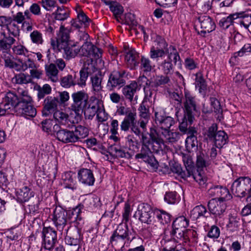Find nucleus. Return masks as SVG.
I'll use <instances>...</instances> for the list:
<instances>
[{"label":"nucleus","instance_id":"nucleus-1","mask_svg":"<svg viewBox=\"0 0 251 251\" xmlns=\"http://www.w3.org/2000/svg\"><path fill=\"white\" fill-rule=\"evenodd\" d=\"M136 232L132 228L128 227L127 223H121L119 225L116 230L111 237V242L113 245L121 243L122 247L121 251H123L124 245L127 242L130 243L136 238Z\"/></svg>","mask_w":251,"mask_h":251},{"label":"nucleus","instance_id":"nucleus-2","mask_svg":"<svg viewBox=\"0 0 251 251\" xmlns=\"http://www.w3.org/2000/svg\"><path fill=\"white\" fill-rule=\"evenodd\" d=\"M80 210V205L76 207L72 211H66L60 206L56 207L52 215V220L57 229L62 231L67 222L72 218L71 215L75 216L74 218L76 219Z\"/></svg>","mask_w":251,"mask_h":251},{"label":"nucleus","instance_id":"nucleus-3","mask_svg":"<svg viewBox=\"0 0 251 251\" xmlns=\"http://www.w3.org/2000/svg\"><path fill=\"white\" fill-rule=\"evenodd\" d=\"M22 92H19L20 97L14 93L9 92L4 95L0 102V116L13 114L17 110L18 107L22 104Z\"/></svg>","mask_w":251,"mask_h":251},{"label":"nucleus","instance_id":"nucleus-4","mask_svg":"<svg viewBox=\"0 0 251 251\" xmlns=\"http://www.w3.org/2000/svg\"><path fill=\"white\" fill-rule=\"evenodd\" d=\"M170 52V47L168 48V44L160 36H157L153 41L149 53L151 58L158 61L159 58L163 59L166 54Z\"/></svg>","mask_w":251,"mask_h":251},{"label":"nucleus","instance_id":"nucleus-5","mask_svg":"<svg viewBox=\"0 0 251 251\" xmlns=\"http://www.w3.org/2000/svg\"><path fill=\"white\" fill-rule=\"evenodd\" d=\"M231 191L236 197H245L251 192V179L248 176L239 177L232 183Z\"/></svg>","mask_w":251,"mask_h":251},{"label":"nucleus","instance_id":"nucleus-6","mask_svg":"<svg viewBox=\"0 0 251 251\" xmlns=\"http://www.w3.org/2000/svg\"><path fill=\"white\" fill-rule=\"evenodd\" d=\"M22 104L19 105L15 112L25 117H33L36 115V109L33 107L32 100L26 91H22Z\"/></svg>","mask_w":251,"mask_h":251},{"label":"nucleus","instance_id":"nucleus-7","mask_svg":"<svg viewBox=\"0 0 251 251\" xmlns=\"http://www.w3.org/2000/svg\"><path fill=\"white\" fill-rule=\"evenodd\" d=\"M170 52L168 54L167 58L161 62L159 65V68L165 74H169L172 71L173 68L172 60L175 64H176L177 61L180 60V58L176 49L173 46H170Z\"/></svg>","mask_w":251,"mask_h":251},{"label":"nucleus","instance_id":"nucleus-8","mask_svg":"<svg viewBox=\"0 0 251 251\" xmlns=\"http://www.w3.org/2000/svg\"><path fill=\"white\" fill-rule=\"evenodd\" d=\"M185 100L184 102L185 115L187 117V120L190 124L193 122L194 115L198 112L196 101L193 97L188 91H185Z\"/></svg>","mask_w":251,"mask_h":251},{"label":"nucleus","instance_id":"nucleus-9","mask_svg":"<svg viewBox=\"0 0 251 251\" xmlns=\"http://www.w3.org/2000/svg\"><path fill=\"white\" fill-rule=\"evenodd\" d=\"M73 103L71 105V109L78 114L80 111H83L84 107L89 101L87 94L82 91H79L72 94Z\"/></svg>","mask_w":251,"mask_h":251},{"label":"nucleus","instance_id":"nucleus-10","mask_svg":"<svg viewBox=\"0 0 251 251\" xmlns=\"http://www.w3.org/2000/svg\"><path fill=\"white\" fill-rule=\"evenodd\" d=\"M43 247L48 250H51L57 240L56 232L50 227H44L42 232Z\"/></svg>","mask_w":251,"mask_h":251},{"label":"nucleus","instance_id":"nucleus-11","mask_svg":"<svg viewBox=\"0 0 251 251\" xmlns=\"http://www.w3.org/2000/svg\"><path fill=\"white\" fill-rule=\"evenodd\" d=\"M152 211L151 206L147 203H141L138 205L134 216L138 217L141 222L150 224L152 220Z\"/></svg>","mask_w":251,"mask_h":251},{"label":"nucleus","instance_id":"nucleus-12","mask_svg":"<svg viewBox=\"0 0 251 251\" xmlns=\"http://www.w3.org/2000/svg\"><path fill=\"white\" fill-rule=\"evenodd\" d=\"M79 54L82 56L89 57L91 59H99L101 57L100 50L88 41L85 42L81 47L79 48Z\"/></svg>","mask_w":251,"mask_h":251},{"label":"nucleus","instance_id":"nucleus-13","mask_svg":"<svg viewBox=\"0 0 251 251\" xmlns=\"http://www.w3.org/2000/svg\"><path fill=\"white\" fill-rule=\"evenodd\" d=\"M136 159H141L149 164L153 169H157L158 163L154 157L152 153L148 147L143 146L141 152L135 155Z\"/></svg>","mask_w":251,"mask_h":251},{"label":"nucleus","instance_id":"nucleus-14","mask_svg":"<svg viewBox=\"0 0 251 251\" xmlns=\"http://www.w3.org/2000/svg\"><path fill=\"white\" fill-rule=\"evenodd\" d=\"M198 21L201 30L198 33L204 36L205 34L213 31L215 28V25L212 19L207 15H201L198 18Z\"/></svg>","mask_w":251,"mask_h":251},{"label":"nucleus","instance_id":"nucleus-15","mask_svg":"<svg viewBox=\"0 0 251 251\" xmlns=\"http://www.w3.org/2000/svg\"><path fill=\"white\" fill-rule=\"evenodd\" d=\"M77 178L80 183L88 186H93L95 182L93 171L87 168H81L78 171Z\"/></svg>","mask_w":251,"mask_h":251},{"label":"nucleus","instance_id":"nucleus-16","mask_svg":"<svg viewBox=\"0 0 251 251\" xmlns=\"http://www.w3.org/2000/svg\"><path fill=\"white\" fill-rule=\"evenodd\" d=\"M155 120L156 123L160 126V134L164 130H170V127L175 123L173 118L170 116L164 117L159 112H155Z\"/></svg>","mask_w":251,"mask_h":251},{"label":"nucleus","instance_id":"nucleus-17","mask_svg":"<svg viewBox=\"0 0 251 251\" xmlns=\"http://www.w3.org/2000/svg\"><path fill=\"white\" fill-rule=\"evenodd\" d=\"M160 243L161 251H180L182 248L181 243L171 240L165 234L163 236Z\"/></svg>","mask_w":251,"mask_h":251},{"label":"nucleus","instance_id":"nucleus-18","mask_svg":"<svg viewBox=\"0 0 251 251\" xmlns=\"http://www.w3.org/2000/svg\"><path fill=\"white\" fill-rule=\"evenodd\" d=\"M92 99L91 98L83 109L85 117L89 119H92L94 117L101 104L100 100L94 98V100H92Z\"/></svg>","mask_w":251,"mask_h":251},{"label":"nucleus","instance_id":"nucleus-19","mask_svg":"<svg viewBox=\"0 0 251 251\" xmlns=\"http://www.w3.org/2000/svg\"><path fill=\"white\" fill-rule=\"evenodd\" d=\"M101 77L96 74L91 77L92 92L96 99L101 100L103 98V90L101 86Z\"/></svg>","mask_w":251,"mask_h":251},{"label":"nucleus","instance_id":"nucleus-20","mask_svg":"<svg viewBox=\"0 0 251 251\" xmlns=\"http://www.w3.org/2000/svg\"><path fill=\"white\" fill-rule=\"evenodd\" d=\"M97 70L98 68L92 63H85L80 71V79L79 81L77 80V84L80 86H85L88 75L95 73Z\"/></svg>","mask_w":251,"mask_h":251},{"label":"nucleus","instance_id":"nucleus-21","mask_svg":"<svg viewBox=\"0 0 251 251\" xmlns=\"http://www.w3.org/2000/svg\"><path fill=\"white\" fill-rule=\"evenodd\" d=\"M34 196V192L28 186H24L16 191V200L19 203L27 202Z\"/></svg>","mask_w":251,"mask_h":251},{"label":"nucleus","instance_id":"nucleus-22","mask_svg":"<svg viewBox=\"0 0 251 251\" xmlns=\"http://www.w3.org/2000/svg\"><path fill=\"white\" fill-rule=\"evenodd\" d=\"M55 136L58 140L63 143L75 142L73 130L71 131L67 129L61 128L60 127Z\"/></svg>","mask_w":251,"mask_h":251},{"label":"nucleus","instance_id":"nucleus-23","mask_svg":"<svg viewBox=\"0 0 251 251\" xmlns=\"http://www.w3.org/2000/svg\"><path fill=\"white\" fill-rule=\"evenodd\" d=\"M125 71H115L113 72L109 76L107 86L113 88L124 84L125 83L123 77L125 75Z\"/></svg>","mask_w":251,"mask_h":251},{"label":"nucleus","instance_id":"nucleus-24","mask_svg":"<svg viewBox=\"0 0 251 251\" xmlns=\"http://www.w3.org/2000/svg\"><path fill=\"white\" fill-rule=\"evenodd\" d=\"M109 152L116 158L130 159L132 156V152H129L126 148H123L118 145L111 146L109 149Z\"/></svg>","mask_w":251,"mask_h":251},{"label":"nucleus","instance_id":"nucleus-25","mask_svg":"<svg viewBox=\"0 0 251 251\" xmlns=\"http://www.w3.org/2000/svg\"><path fill=\"white\" fill-rule=\"evenodd\" d=\"M140 89V87L138 83L135 81H132L122 88V93L126 99L132 101L135 93Z\"/></svg>","mask_w":251,"mask_h":251},{"label":"nucleus","instance_id":"nucleus-26","mask_svg":"<svg viewBox=\"0 0 251 251\" xmlns=\"http://www.w3.org/2000/svg\"><path fill=\"white\" fill-rule=\"evenodd\" d=\"M58 103L59 100L57 98L47 97L44 100L43 114L47 116L51 112H54L57 110L56 108Z\"/></svg>","mask_w":251,"mask_h":251},{"label":"nucleus","instance_id":"nucleus-27","mask_svg":"<svg viewBox=\"0 0 251 251\" xmlns=\"http://www.w3.org/2000/svg\"><path fill=\"white\" fill-rule=\"evenodd\" d=\"M79 47L77 43L70 42L64 48L59 49V50H63L66 58L70 59L74 58L79 53Z\"/></svg>","mask_w":251,"mask_h":251},{"label":"nucleus","instance_id":"nucleus-28","mask_svg":"<svg viewBox=\"0 0 251 251\" xmlns=\"http://www.w3.org/2000/svg\"><path fill=\"white\" fill-rule=\"evenodd\" d=\"M69 33L68 31L64 28V27L61 26L56 38L58 49L64 48V46H66L70 42H71V41H69Z\"/></svg>","mask_w":251,"mask_h":251},{"label":"nucleus","instance_id":"nucleus-29","mask_svg":"<svg viewBox=\"0 0 251 251\" xmlns=\"http://www.w3.org/2000/svg\"><path fill=\"white\" fill-rule=\"evenodd\" d=\"M63 185L66 188L75 190L77 188V183L72 172H66L62 176Z\"/></svg>","mask_w":251,"mask_h":251},{"label":"nucleus","instance_id":"nucleus-30","mask_svg":"<svg viewBox=\"0 0 251 251\" xmlns=\"http://www.w3.org/2000/svg\"><path fill=\"white\" fill-rule=\"evenodd\" d=\"M90 21L85 14L80 11L77 13V19L72 21V25L76 28H80L83 26L86 27L89 25Z\"/></svg>","mask_w":251,"mask_h":251},{"label":"nucleus","instance_id":"nucleus-31","mask_svg":"<svg viewBox=\"0 0 251 251\" xmlns=\"http://www.w3.org/2000/svg\"><path fill=\"white\" fill-rule=\"evenodd\" d=\"M240 218L236 216L229 215L225 222L227 230L234 232L238 230L239 226Z\"/></svg>","mask_w":251,"mask_h":251},{"label":"nucleus","instance_id":"nucleus-32","mask_svg":"<svg viewBox=\"0 0 251 251\" xmlns=\"http://www.w3.org/2000/svg\"><path fill=\"white\" fill-rule=\"evenodd\" d=\"M41 124L43 130L50 134L55 135L58 129L60 128V126L57 124L53 126V121L50 119L43 121Z\"/></svg>","mask_w":251,"mask_h":251},{"label":"nucleus","instance_id":"nucleus-33","mask_svg":"<svg viewBox=\"0 0 251 251\" xmlns=\"http://www.w3.org/2000/svg\"><path fill=\"white\" fill-rule=\"evenodd\" d=\"M160 134L164 138L166 142L171 143L177 142L180 139L181 136V134L178 132L173 131L170 130H164Z\"/></svg>","mask_w":251,"mask_h":251},{"label":"nucleus","instance_id":"nucleus-34","mask_svg":"<svg viewBox=\"0 0 251 251\" xmlns=\"http://www.w3.org/2000/svg\"><path fill=\"white\" fill-rule=\"evenodd\" d=\"M196 133L195 128L192 127L189 129L188 134L189 135L185 140L186 147L187 149H191L197 146V138L194 135V133Z\"/></svg>","mask_w":251,"mask_h":251},{"label":"nucleus","instance_id":"nucleus-35","mask_svg":"<svg viewBox=\"0 0 251 251\" xmlns=\"http://www.w3.org/2000/svg\"><path fill=\"white\" fill-rule=\"evenodd\" d=\"M138 57L137 52L135 50H130L127 52L125 59L128 67L133 69L137 65V59Z\"/></svg>","mask_w":251,"mask_h":251},{"label":"nucleus","instance_id":"nucleus-36","mask_svg":"<svg viewBox=\"0 0 251 251\" xmlns=\"http://www.w3.org/2000/svg\"><path fill=\"white\" fill-rule=\"evenodd\" d=\"M186 230V229L172 226V230L171 232V235L173 238L172 240L179 242V240L184 241Z\"/></svg>","mask_w":251,"mask_h":251},{"label":"nucleus","instance_id":"nucleus-37","mask_svg":"<svg viewBox=\"0 0 251 251\" xmlns=\"http://www.w3.org/2000/svg\"><path fill=\"white\" fill-rule=\"evenodd\" d=\"M186 169V172L182 171L180 165L177 163L174 164L171 167V170L173 173L177 174L178 176L183 179H186L188 177H190L192 175L191 171L190 170L191 168Z\"/></svg>","mask_w":251,"mask_h":251},{"label":"nucleus","instance_id":"nucleus-38","mask_svg":"<svg viewBox=\"0 0 251 251\" xmlns=\"http://www.w3.org/2000/svg\"><path fill=\"white\" fill-rule=\"evenodd\" d=\"M53 118L57 123L62 125H66L68 122L69 116L68 114L62 110H56L53 112Z\"/></svg>","mask_w":251,"mask_h":251},{"label":"nucleus","instance_id":"nucleus-39","mask_svg":"<svg viewBox=\"0 0 251 251\" xmlns=\"http://www.w3.org/2000/svg\"><path fill=\"white\" fill-rule=\"evenodd\" d=\"M207 212L205 206L202 205H198L191 211L190 217L192 220H196L201 217H205Z\"/></svg>","mask_w":251,"mask_h":251},{"label":"nucleus","instance_id":"nucleus-40","mask_svg":"<svg viewBox=\"0 0 251 251\" xmlns=\"http://www.w3.org/2000/svg\"><path fill=\"white\" fill-rule=\"evenodd\" d=\"M100 204V200L98 197H88L84 200L82 206L88 210H93Z\"/></svg>","mask_w":251,"mask_h":251},{"label":"nucleus","instance_id":"nucleus-41","mask_svg":"<svg viewBox=\"0 0 251 251\" xmlns=\"http://www.w3.org/2000/svg\"><path fill=\"white\" fill-rule=\"evenodd\" d=\"M3 38L0 40V50L5 51L9 50L12 44L15 41V39L10 36H6L5 33H3Z\"/></svg>","mask_w":251,"mask_h":251},{"label":"nucleus","instance_id":"nucleus-42","mask_svg":"<svg viewBox=\"0 0 251 251\" xmlns=\"http://www.w3.org/2000/svg\"><path fill=\"white\" fill-rule=\"evenodd\" d=\"M47 76L52 82H56L58 79V71L56 67V65L50 64L46 66Z\"/></svg>","mask_w":251,"mask_h":251},{"label":"nucleus","instance_id":"nucleus-43","mask_svg":"<svg viewBox=\"0 0 251 251\" xmlns=\"http://www.w3.org/2000/svg\"><path fill=\"white\" fill-rule=\"evenodd\" d=\"M154 215L162 224H168L171 221V215L164 210L156 209L154 211Z\"/></svg>","mask_w":251,"mask_h":251},{"label":"nucleus","instance_id":"nucleus-44","mask_svg":"<svg viewBox=\"0 0 251 251\" xmlns=\"http://www.w3.org/2000/svg\"><path fill=\"white\" fill-rule=\"evenodd\" d=\"M218 126L213 124L204 133V138L206 140L216 142V137L218 133Z\"/></svg>","mask_w":251,"mask_h":251},{"label":"nucleus","instance_id":"nucleus-45","mask_svg":"<svg viewBox=\"0 0 251 251\" xmlns=\"http://www.w3.org/2000/svg\"><path fill=\"white\" fill-rule=\"evenodd\" d=\"M73 133L75 135V141L76 142L80 139L84 138L88 135V129L83 126H78L73 130Z\"/></svg>","mask_w":251,"mask_h":251},{"label":"nucleus","instance_id":"nucleus-46","mask_svg":"<svg viewBox=\"0 0 251 251\" xmlns=\"http://www.w3.org/2000/svg\"><path fill=\"white\" fill-rule=\"evenodd\" d=\"M195 87L197 89H198L200 93L202 94H205V91L206 89V84L201 73H197L196 74Z\"/></svg>","mask_w":251,"mask_h":251},{"label":"nucleus","instance_id":"nucleus-47","mask_svg":"<svg viewBox=\"0 0 251 251\" xmlns=\"http://www.w3.org/2000/svg\"><path fill=\"white\" fill-rule=\"evenodd\" d=\"M154 66L149 58L142 56L140 59V69L144 73L150 72Z\"/></svg>","mask_w":251,"mask_h":251},{"label":"nucleus","instance_id":"nucleus-48","mask_svg":"<svg viewBox=\"0 0 251 251\" xmlns=\"http://www.w3.org/2000/svg\"><path fill=\"white\" fill-rule=\"evenodd\" d=\"M13 53L17 55H23L25 57H29L31 55L27 49L23 45L19 44L14 45L12 48Z\"/></svg>","mask_w":251,"mask_h":251},{"label":"nucleus","instance_id":"nucleus-49","mask_svg":"<svg viewBox=\"0 0 251 251\" xmlns=\"http://www.w3.org/2000/svg\"><path fill=\"white\" fill-rule=\"evenodd\" d=\"M61 85L65 88H69L72 86L77 84V80L75 75H69L62 78L61 81Z\"/></svg>","mask_w":251,"mask_h":251},{"label":"nucleus","instance_id":"nucleus-50","mask_svg":"<svg viewBox=\"0 0 251 251\" xmlns=\"http://www.w3.org/2000/svg\"><path fill=\"white\" fill-rule=\"evenodd\" d=\"M53 15H54V19L58 21H64L69 16L68 10L64 7H58Z\"/></svg>","mask_w":251,"mask_h":251},{"label":"nucleus","instance_id":"nucleus-51","mask_svg":"<svg viewBox=\"0 0 251 251\" xmlns=\"http://www.w3.org/2000/svg\"><path fill=\"white\" fill-rule=\"evenodd\" d=\"M220 198L211 199L208 202V208L210 212L215 215H220L219 201Z\"/></svg>","mask_w":251,"mask_h":251},{"label":"nucleus","instance_id":"nucleus-52","mask_svg":"<svg viewBox=\"0 0 251 251\" xmlns=\"http://www.w3.org/2000/svg\"><path fill=\"white\" fill-rule=\"evenodd\" d=\"M155 130L153 129L151 130L150 133V137L152 139V141L153 144H156L158 145V149H154V150L156 151H158L159 150H163L165 149V146L164 145V141L162 138H160L158 137V135H157V137L154 135L153 132H155Z\"/></svg>","mask_w":251,"mask_h":251},{"label":"nucleus","instance_id":"nucleus-53","mask_svg":"<svg viewBox=\"0 0 251 251\" xmlns=\"http://www.w3.org/2000/svg\"><path fill=\"white\" fill-rule=\"evenodd\" d=\"M247 53H251V44H245L240 50L234 52L231 60L232 61H236L238 57H242L244 55H246Z\"/></svg>","mask_w":251,"mask_h":251},{"label":"nucleus","instance_id":"nucleus-54","mask_svg":"<svg viewBox=\"0 0 251 251\" xmlns=\"http://www.w3.org/2000/svg\"><path fill=\"white\" fill-rule=\"evenodd\" d=\"M180 200L179 196L176 192L166 193L164 196V201L169 204H175L178 202Z\"/></svg>","mask_w":251,"mask_h":251},{"label":"nucleus","instance_id":"nucleus-55","mask_svg":"<svg viewBox=\"0 0 251 251\" xmlns=\"http://www.w3.org/2000/svg\"><path fill=\"white\" fill-rule=\"evenodd\" d=\"M6 28L10 35L17 37L19 36L20 29L17 23L11 20L10 22L7 25Z\"/></svg>","mask_w":251,"mask_h":251},{"label":"nucleus","instance_id":"nucleus-56","mask_svg":"<svg viewBox=\"0 0 251 251\" xmlns=\"http://www.w3.org/2000/svg\"><path fill=\"white\" fill-rule=\"evenodd\" d=\"M146 103V100H143L138 110L141 118L144 119H149L150 117L149 107V106L147 105Z\"/></svg>","mask_w":251,"mask_h":251},{"label":"nucleus","instance_id":"nucleus-57","mask_svg":"<svg viewBox=\"0 0 251 251\" xmlns=\"http://www.w3.org/2000/svg\"><path fill=\"white\" fill-rule=\"evenodd\" d=\"M188 225L189 220L184 216H180L176 219L172 226L186 229Z\"/></svg>","mask_w":251,"mask_h":251},{"label":"nucleus","instance_id":"nucleus-58","mask_svg":"<svg viewBox=\"0 0 251 251\" xmlns=\"http://www.w3.org/2000/svg\"><path fill=\"white\" fill-rule=\"evenodd\" d=\"M137 142L131 136H128L126 141V147L129 152H132V156L137 149Z\"/></svg>","mask_w":251,"mask_h":251},{"label":"nucleus","instance_id":"nucleus-59","mask_svg":"<svg viewBox=\"0 0 251 251\" xmlns=\"http://www.w3.org/2000/svg\"><path fill=\"white\" fill-rule=\"evenodd\" d=\"M12 56L10 54H5L4 55V60L5 66L7 67L15 69V70H20L19 65L17 64L13 60Z\"/></svg>","mask_w":251,"mask_h":251},{"label":"nucleus","instance_id":"nucleus-60","mask_svg":"<svg viewBox=\"0 0 251 251\" xmlns=\"http://www.w3.org/2000/svg\"><path fill=\"white\" fill-rule=\"evenodd\" d=\"M30 55L29 57H26L27 58L24 61H21V65H19L20 70L19 71H25L28 68L32 69L35 68L37 65H36L34 61L31 59Z\"/></svg>","mask_w":251,"mask_h":251},{"label":"nucleus","instance_id":"nucleus-61","mask_svg":"<svg viewBox=\"0 0 251 251\" xmlns=\"http://www.w3.org/2000/svg\"><path fill=\"white\" fill-rule=\"evenodd\" d=\"M238 17V14H233L229 15L226 18H223L221 21V27L224 29L227 28L232 24L233 19H236Z\"/></svg>","mask_w":251,"mask_h":251},{"label":"nucleus","instance_id":"nucleus-62","mask_svg":"<svg viewBox=\"0 0 251 251\" xmlns=\"http://www.w3.org/2000/svg\"><path fill=\"white\" fill-rule=\"evenodd\" d=\"M30 37L34 44H42L43 42L42 34L37 30H34L30 33Z\"/></svg>","mask_w":251,"mask_h":251},{"label":"nucleus","instance_id":"nucleus-63","mask_svg":"<svg viewBox=\"0 0 251 251\" xmlns=\"http://www.w3.org/2000/svg\"><path fill=\"white\" fill-rule=\"evenodd\" d=\"M110 9L116 18L119 17L124 12L123 7L117 2L111 3Z\"/></svg>","mask_w":251,"mask_h":251},{"label":"nucleus","instance_id":"nucleus-64","mask_svg":"<svg viewBox=\"0 0 251 251\" xmlns=\"http://www.w3.org/2000/svg\"><path fill=\"white\" fill-rule=\"evenodd\" d=\"M97 119L99 122L102 123L107 120L108 115L106 113L103 105L101 104L97 112Z\"/></svg>","mask_w":251,"mask_h":251}]
</instances>
